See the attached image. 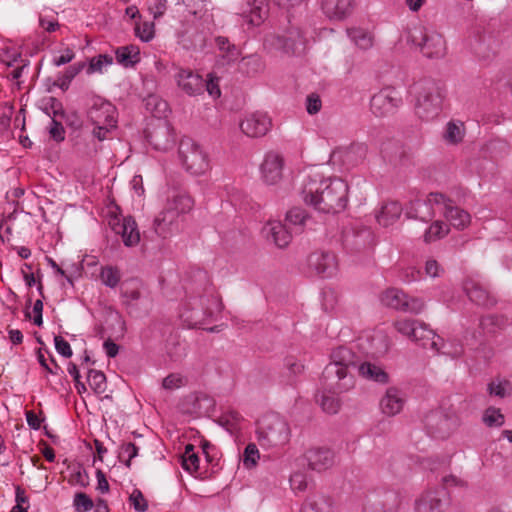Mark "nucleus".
Listing matches in <instances>:
<instances>
[{
    "instance_id": "23",
    "label": "nucleus",
    "mask_w": 512,
    "mask_h": 512,
    "mask_svg": "<svg viewBox=\"0 0 512 512\" xmlns=\"http://www.w3.org/2000/svg\"><path fill=\"white\" fill-rule=\"evenodd\" d=\"M406 403L404 393L395 387H389L380 401V409L387 416L399 414Z\"/></svg>"
},
{
    "instance_id": "47",
    "label": "nucleus",
    "mask_w": 512,
    "mask_h": 512,
    "mask_svg": "<svg viewBox=\"0 0 512 512\" xmlns=\"http://www.w3.org/2000/svg\"><path fill=\"white\" fill-rule=\"evenodd\" d=\"M488 389L491 395L498 397H506L512 393V385L507 380L497 379L488 385Z\"/></svg>"
},
{
    "instance_id": "27",
    "label": "nucleus",
    "mask_w": 512,
    "mask_h": 512,
    "mask_svg": "<svg viewBox=\"0 0 512 512\" xmlns=\"http://www.w3.org/2000/svg\"><path fill=\"white\" fill-rule=\"evenodd\" d=\"M322 9L329 19L343 20L352 11V0H324Z\"/></svg>"
},
{
    "instance_id": "41",
    "label": "nucleus",
    "mask_w": 512,
    "mask_h": 512,
    "mask_svg": "<svg viewBox=\"0 0 512 512\" xmlns=\"http://www.w3.org/2000/svg\"><path fill=\"white\" fill-rule=\"evenodd\" d=\"M449 232L447 224L442 221L433 222L424 234V241L427 243L443 238Z\"/></svg>"
},
{
    "instance_id": "43",
    "label": "nucleus",
    "mask_w": 512,
    "mask_h": 512,
    "mask_svg": "<svg viewBox=\"0 0 512 512\" xmlns=\"http://www.w3.org/2000/svg\"><path fill=\"white\" fill-rule=\"evenodd\" d=\"M244 22L250 26H259L266 18V10L260 6H253L249 12L243 11L242 13Z\"/></svg>"
},
{
    "instance_id": "3",
    "label": "nucleus",
    "mask_w": 512,
    "mask_h": 512,
    "mask_svg": "<svg viewBox=\"0 0 512 512\" xmlns=\"http://www.w3.org/2000/svg\"><path fill=\"white\" fill-rule=\"evenodd\" d=\"M395 329L403 336L408 337L412 341L418 342L424 348H430L439 353L447 354L452 358H457L463 353L460 344L455 345L452 349H447L444 340L436 335V333L428 327L427 324L414 319H400L394 323Z\"/></svg>"
},
{
    "instance_id": "17",
    "label": "nucleus",
    "mask_w": 512,
    "mask_h": 512,
    "mask_svg": "<svg viewBox=\"0 0 512 512\" xmlns=\"http://www.w3.org/2000/svg\"><path fill=\"white\" fill-rule=\"evenodd\" d=\"M112 230L121 235L125 246L132 247L139 243L140 233L135 220L131 217H113L109 221Z\"/></svg>"
},
{
    "instance_id": "35",
    "label": "nucleus",
    "mask_w": 512,
    "mask_h": 512,
    "mask_svg": "<svg viewBox=\"0 0 512 512\" xmlns=\"http://www.w3.org/2000/svg\"><path fill=\"white\" fill-rule=\"evenodd\" d=\"M113 57L108 54H100L95 57H92L89 60L88 66L86 68V74L92 75L95 73H103L104 70L113 64Z\"/></svg>"
},
{
    "instance_id": "34",
    "label": "nucleus",
    "mask_w": 512,
    "mask_h": 512,
    "mask_svg": "<svg viewBox=\"0 0 512 512\" xmlns=\"http://www.w3.org/2000/svg\"><path fill=\"white\" fill-rule=\"evenodd\" d=\"M199 457L194 451V446L188 444L185 447L184 454L182 455V467L191 475H198L199 472Z\"/></svg>"
},
{
    "instance_id": "15",
    "label": "nucleus",
    "mask_w": 512,
    "mask_h": 512,
    "mask_svg": "<svg viewBox=\"0 0 512 512\" xmlns=\"http://www.w3.org/2000/svg\"><path fill=\"white\" fill-rule=\"evenodd\" d=\"M88 117L93 125L117 126V109L109 101L96 98L88 111Z\"/></svg>"
},
{
    "instance_id": "44",
    "label": "nucleus",
    "mask_w": 512,
    "mask_h": 512,
    "mask_svg": "<svg viewBox=\"0 0 512 512\" xmlns=\"http://www.w3.org/2000/svg\"><path fill=\"white\" fill-rule=\"evenodd\" d=\"M135 35L142 42H150L155 36V25L153 22L144 21L135 23Z\"/></svg>"
},
{
    "instance_id": "25",
    "label": "nucleus",
    "mask_w": 512,
    "mask_h": 512,
    "mask_svg": "<svg viewBox=\"0 0 512 512\" xmlns=\"http://www.w3.org/2000/svg\"><path fill=\"white\" fill-rule=\"evenodd\" d=\"M440 214L456 229H464L471 221L470 214L467 211L452 205V202L446 198L445 207L441 208Z\"/></svg>"
},
{
    "instance_id": "19",
    "label": "nucleus",
    "mask_w": 512,
    "mask_h": 512,
    "mask_svg": "<svg viewBox=\"0 0 512 512\" xmlns=\"http://www.w3.org/2000/svg\"><path fill=\"white\" fill-rule=\"evenodd\" d=\"M283 158L275 152H268L265 155L260 167L261 177L268 185L277 184L283 176Z\"/></svg>"
},
{
    "instance_id": "9",
    "label": "nucleus",
    "mask_w": 512,
    "mask_h": 512,
    "mask_svg": "<svg viewBox=\"0 0 512 512\" xmlns=\"http://www.w3.org/2000/svg\"><path fill=\"white\" fill-rule=\"evenodd\" d=\"M445 207V196L441 193H430L427 199H416L411 201L406 208V215L409 218L419 219L423 222L432 220L441 213Z\"/></svg>"
},
{
    "instance_id": "1",
    "label": "nucleus",
    "mask_w": 512,
    "mask_h": 512,
    "mask_svg": "<svg viewBox=\"0 0 512 512\" xmlns=\"http://www.w3.org/2000/svg\"><path fill=\"white\" fill-rule=\"evenodd\" d=\"M303 200L323 213H339L348 202V185L340 178L308 176L302 188Z\"/></svg>"
},
{
    "instance_id": "7",
    "label": "nucleus",
    "mask_w": 512,
    "mask_h": 512,
    "mask_svg": "<svg viewBox=\"0 0 512 512\" xmlns=\"http://www.w3.org/2000/svg\"><path fill=\"white\" fill-rule=\"evenodd\" d=\"M178 155L183 168L191 175H202L210 167L207 152L191 138L181 139Z\"/></svg>"
},
{
    "instance_id": "14",
    "label": "nucleus",
    "mask_w": 512,
    "mask_h": 512,
    "mask_svg": "<svg viewBox=\"0 0 512 512\" xmlns=\"http://www.w3.org/2000/svg\"><path fill=\"white\" fill-rule=\"evenodd\" d=\"M307 264L311 271L323 278L332 277L338 271L336 256L330 252L316 251L311 253Z\"/></svg>"
},
{
    "instance_id": "30",
    "label": "nucleus",
    "mask_w": 512,
    "mask_h": 512,
    "mask_svg": "<svg viewBox=\"0 0 512 512\" xmlns=\"http://www.w3.org/2000/svg\"><path fill=\"white\" fill-rule=\"evenodd\" d=\"M465 136V126L462 121L451 120L446 124L443 139L446 143L457 145L461 143Z\"/></svg>"
},
{
    "instance_id": "45",
    "label": "nucleus",
    "mask_w": 512,
    "mask_h": 512,
    "mask_svg": "<svg viewBox=\"0 0 512 512\" xmlns=\"http://www.w3.org/2000/svg\"><path fill=\"white\" fill-rule=\"evenodd\" d=\"M188 15L201 19L208 11L205 0H182Z\"/></svg>"
},
{
    "instance_id": "20",
    "label": "nucleus",
    "mask_w": 512,
    "mask_h": 512,
    "mask_svg": "<svg viewBox=\"0 0 512 512\" xmlns=\"http://www.w3.org/2000/svg\"><path fill=\"white\" fill-rule=\"evenodd\" d=\"M447 493L444 489L427 491L415 502L416 512H443Z\"/></svg>"
},
{
    "instance_id": "59",
    "label": "nucleus",
    "mask_w": 512,
    "mask_h": 512,
    "mask_svg": "<svg viewBox=\"0 0 512 512\" xmlns=\"http://www.w3.org/2000/svg\"><path fill=\"white\" fill-rule=\"evenodd\" d=\"M49 134L56 142H61L65 139V129L63 125L54 119H51Z\"/></svg>"
},
{
    "instance_id": "53",
    "label": "nucleus",
    "mask_w": 512,
    "mask_h": 512,
    "mask_svg": "<svg viewBox=\"0 0 512 512\" xmlns=\"http://www.w3.org/2000/svg\"><path fill=\"white\" fill-rule=\"evenodd\" d=\"M129 502L137 512H145L148 509V502L139 489H134L129 496Z\"/></svg>"
},
{
    "instance_id": "22",
    "label": "nucleus",
    "mask_w": 512,
    "mask_h": 512,
    "mask_svg": "<svg viewBox=\"0 0 512 512\" xmlns=\"http://www.w3.org/2000/svg\"><path fill=\"white\" fill-rule=\"evenodd\" d=\"M305 457L309 467L318 472L331 468L335 463V455L328 448H311L305 453Z\"/></svg>"
},
{
    "instance_id": "4",
    "label": "nucleus",
    "mask_w": 512,
    "mask_h": 512,
    "mask_svg": "<svg viewBox=\"0 0 512 512\" xmlns=\"http://www.w3.org/2000/svg\"><path fill=\"white\" fill-rule=\"evenodd\" d=\"M356 355L347 347H338L331 354V361L325 367L323 376L326 382H337V389L346 392L353 388L354 379L348 374V368L357 363Z\"/></svg>"
},
{
    "instance_id": "42",
    "label": "nucleus",
    "mask_w": 512,
    "mask_h": 512,
    "mask_svg": "<svg viewBox=\"0 0 512 512\" xmlns=\"http://www.w3.org/2000/svg\"><path fill=\"white\" fill-rule=\"evenodd\" d=\"M302 512H334L332 505L323 497L308 499L302 506Z\"/></svg>"
},
{
    "instance_id": "36",
    "label": "nucleus",
    "mask_w": 512,
    "mask_h": 512,
    "mask_svg": "<svg viewBox=\"0 0 512 512\" xmlns=\"http://www.w3.org/2000/svg\"><path fill=\"white\" fill-rule=\"evenodd\" d=\"M215 44L221 52V56L228 62L234 61L238 58L239 51L237 47L229 41L228 38L224 36H218L215 38Z\"/></svg>"
},
{
    "instance_id": "61",
    "label": "nucleus",
    "mask_w": 512,
    "mask_h": 512,
    "mask_svg": "<svg viewBox=\"0 0 512 512\" xmlns=\"http://www.w3.org/2000/svg\"><path fill=\"white\" fill-rule=\"evenodd\" d=\"M205 90L208 94L214 98L220 97L221 91L219 88V79L213 74H209L207 80H205Z\"/></svg>"
},
{
    "instance_id": "32",
    "label": "nucleus",
    "mask_w": 512,
    "mask_h": 512,
    "mask_svg": "<svg viewBox=\"0 0 512 512\" xmlns=\"http://www.w3.org/2000/svg\"><path fill=\"white\" fill-rule=\"evenodd\" d=\"M286 221L295 233L302 231V227L310 221V217L301 208H292L286 214Z\"/></svg>"
},
{
    "instance_id": "26",
    "label": "nucleus",
    "mask_w": 512,
    "mask_h": 512,
    "mask_svg": "<svg viewBox=\"0 0 512 512\" xmlns=\"http://www.w3.org/2000/svg\"><path fill=\"white\" fill-rule=\"evenodd\" d=\"M328 388L317 395V401L324 412L328 414H336L340 408V399L338 395L341 393L337 389V382H327Z\"/></svg>"
},
{
    "instance_id": "37",
    "label": "nucleus",
    "mask_w": 512,
    "mask_h": 512,
    "mask_svg": "<svg viewBox=\"0 0 512 512\" xmlns=\"http://www.w3.org/2000/svg\"><path fill=\"white\" fill-rule=\"evenodd\" d=\"M85 67L84 63H77L69 66L62 73H60L57 77V85L62 90H67L71 81L82 71Z\"/></svg>"
},
{
    "instance_id": "31",
    "label": "nucleus",
    "mask_w": 512,
    "mask_h": 512,
    "mask_svg": "<svg viewBox=\"0 0 512 512\" xmlns=\"http://www.w3.org/2000/svg\"><path fill=\"white\" fill-rule=\"evenodd\" d=\"M358 371L359 374L367 380H372L378 383L388 382L387 373L376 364L363 362L359 365Z\"/></svg>"
},
{
    "instance_id": "63",
    "label": "nucleus",
    "mask_w": 512,
    "mask_h": 512,
    "mask_svg": "<svg viewBox=\"0 0 512 512\" xmlns=\"http://www.w3.org/2000/svg\"><path fill=\"white\" fill-rule=\"evenodd\" d=\"M93 129V135L95 138H97L99 141H103L108 138V134L116 128V126H109V125H94Z\"/></svg>"
},
{
    "instance_id": "10",
    "label": "nucleus",
    "mask_w": 512,
    "mask_h": 512,
    "mask_svg": "<svg viewBox=\"0 0 512 512\" xmlns=\"http://www.w3.org/2000/svg\"><path fill=\"white\" fill-rule=\"evenodd\" d=\"M381 301L385 306L413 314L420 313L424 308V302L421 299L409 298L402 290L396 288L386 290Z\"/></svg>"
},
{
    "instance_id": "39",
    "label": "nucleus",
    "mask_w": 512,
    "mask_h": 512,
    "mask_svg": "<svg viewBox=\"0 0 512 512\" xmlns=\"http://www.w3.org/2000/svg\"><path fill=\"white\" fill-rule=\"evenodd\" d=\"M348 36L361 49L366 50L372 47V36L365 30L360 28H352L347 30Z\"/></svg>"
},
{
    "instance_id": "57",
    "label": "nucleus",
    "mask_w": 512,
    "mask_h": 512,
    "mask_svg": "<svg viewBox=\"0 0 512 512\" xmlns=\"http://www.w3.org/2000/svg\"><path fill=\"white\" fill-rule=\"evenodd\" d=\"M75 58L73 49L67 47L59 55H55L52 59V64L59 67L70 63Z\"/></svg>"
},
{
    "instance_id": "64",
    "label": "nucleus",
    "mask_w": 512,
    "mask_h": 512,
    "mask_svg": "<svg viewBox=\"0 0 512 512\" xmlns=\"http://www.w3.org/2000/svg\"><path fill=\"white\" fill-rule=\"evenodd\" d=\"M96 479H97L96 489L102 494L108 493L110 486L106 479L105 473L101 469H97Z\"/></svg>"
},
{
    "instance_id": "6",
    "label": "nucleus",
    "mask_w": 512,
    "mask_h": 512,
    "mask_svg": "<svg viewBox=\"0 0 512 512\" xmlns=\"http://www.w3.org/2000/svg\"><path fill=\"white\" fill-rule=\"evenodd\" d=\"M256 434L259 444L265 449L283 447L291 437L288 423L276 413L266 414L258 421Z\"/></svg>"
},
{
    "instance_id": "56",
    "label": "nucleus",
    "mask_w": 512,
    "mask_h": 512,
    "mask_svg": "<svg viewBox=\"0 0 512 512\" xmlns=\"http://www.w3.org/2000/svg\"><path fill=\"white\" fill-rule=\"evenodd\" d=\"M185 383L184 378L177 373L169 374L163 379L162 386L167 390H174L182 387Z\"/></svg>"
},
{
    "instance_id": "49",
    "label": "nucleus",
    "mask_w": 512,
    "mask_h": 512,
    "mask_svg": "<svg viewBox=\"0 0 512 512\" xmlns=\"http://www.w3.org/2000/svg\"><path fill=\"white\" fill-rule=\"evenodd\" d=\"M73 507L76 512H88L94 507V503L86 493L77 492L73 498Z\"/></svg>"
},
{
    "instance_id": "62",
    "label": "nucleus",
    "mask_w": 512,
    "mask_h": 512,
    "mask_svg": "<svg viewBox=\"0 0 512 512\" xmlns=\"http://www.w3.org/2000/svg\"><path fill=\"white\" fill-rule=\"evenodd\" d=\"M443 268L434 259H429L425 264V272L428 276L435 278L439 277L443 273Z\"/></svg>"
},
{
    "instance_id": "29",
    "label": "nucleus",
    "mask_w": 512,
    "mask_h": 512,
    "mask_svg": "<svg viewBox=\"0 0 512 512\" xmlns=\"http://www.w3.org/2000/svg\"><path fill=\"white\" fill-rule=\"evenodd\" d=\"M117 62L124 67H133L140 62V49L136 45L118 47L115 51Z\"/></svg>"
},
{
    "instance_id": "13",
    "label": "nucleus",
    "mask_w": 512,
    "mask_h": 512,
    "mask_svg": "<svg viewBox=\"0 0 512 512\" xmlns=\"http://www.w3.org/2000/svg\"><path fill=\"white\" fill-rule=\"evenodd\" d=\"M146 138L157 151H168L174 146L175 138L167 122L158 120L146 131Z\"/></svg>"
},
{
    "instance_id": "54",
    "label": "nucleus",
    "mask_w": 512,
    "mask_h": 512,
    "mask_svg": "<svg viewBox=\"0 0 512 512\" xmlns=\"http://www.w3.org/2000/svg\"><path fill=\"white\" fill-rule=\"evenodd\" d=\"M290 486L295 492H303L308 487V481L305 474L295 472L290 476Z\"/></svg>"
},
{
    "instance_id": "5",
    "label": "nucleus",
    "mask_w": 512,
    "mask_h": 512,
    "mask_svg": "<svg viewBox=\"0 0 512 512\" xmlns=\"http://www.w3.org/2000/svg\"><path fill=\"white\" fill-rule=\"evenodd\" d=\"M412 91L416 97L415 110L421 119L429 121L440 114L445 92L437 83L431 80L420 81L413 86Z\"/></svg>"
},
{
    "instance_id": "28",
    "label": "nucleus",
    "mask_w": 512,
    "mask_h": 512,
    "mask_svg": "<svg viewBox=\"0 0 512 512\" xmlns=\"http://www.w3.org/2000/svg\"><path fill=\"white\" fill-rule=\"evenodd\" d=\"M402 207L398 202H388L384 204L376 214L377 222L384 226L392 225L401 215Z\"/></svg>"
},
{
    "instance_id": "51",
    "label": "nucleus",
    "mask_w": 512,
    "mask_h": 512,
    "mask_svg": "<svg viewBox=\"0 0 512 512\" xmlns=\"http://www.w3.org/2000/svg\"><path fill=\"white\" fill-rule=\"evenodd\" d=\"M448 424V419L441 413H432L427 417V427L432 435H435Z\"/></svg>"
},
{
    "instance_id": "40",
    "label": "nucleus",
    "mask_w": 512,
    "mask_h": 512,
    "mask_svg": "<svg viewBox=\"0 0 512 512\" xmlns=\"http://www.w3.org/2000/svg\"><path fill=\"white\" fill-rule=\"evenodd\" d=\"M88 384L94 393L100 395L107 389L106 376L102 371L90 370L87 376Z\"/></svg>"
},
{
    "instance_id": "18",
    "label": "nucleus",
    "mask_w": 512,
    "mask_h": 512,
    "mask_svg": "<svg viewBox=\"0 0 512 512\" xmlns=\"http://www.w3.org/2000/svg\"><path fill=\"white\" fill-rule=\"evenodd\" d=\"M271 125V119L266 113L254 112L247 115L240 123V129L246 136L257 138L266 135Z\"/></svg>"
},
{
    "instance_id": "58",
    "label": "nucleus",
    "mask_w": 512,
    "mask_h": 512,
    "mask_svg": "<svg viewBox=\"0 0 512 512\" xmlns=\"http://www.w3.org/2000/svg\"><path fill=\"white\" fill-rule=\"evenodd\" d=\"M54 344L56 351L65 358H70L73 354L70 344L62 337L55 336Z\"/></svg>"
},
{
    "instance_id": "60",
    "label": "nucleus",
    "mask_w": 512,
    "mask_h": 512,
    "mask_svg": "<svg viewBox=\"0 0 512 512\" xmlns=\"http://www.w3.org/2000/svg\"><path fill=\"white\" fill-rule=\"evenodd\" d=\"M167 7V0H153L148 9L154 19H159L165 14Z\"/></svg>"
},
{
    "instance_id": "2",
    "label": "nucleus",
    "mask_w": 512,
    "mask_h": 512,
    "mask_svg": "<svg viewBox=\"0 0 512 512\" xmlns=\"http://www.w3.org/2000/svg\"><path fill=\"white\" fill-rule=\"evenodd\" d=\"M192 198L184 191L171 188L167 190L164 206L154 220L155 231L166 238L178 231V219L193 208Z\"/></svg>"
},
{
    "instance_id": "21",
    "label": "nucleus",
    "mask_w": 512,
    "mask_h": 512,
    "mask_svg": "<svg viewBox=\"0 0 512 512\" xmlns=\"http://www.w3.org/2000/svg\"><path fill=\"white\" fill-rule=\"evenodd\" d=\"M463 288L469 299L477 305L489 307L495 304V299L480 281L468 278L465 280Z\"/></svg>"
},
{
    "instance_id": "55",
    "label": "nucleus",
    "mask_w": 512,
    "mask_h": 512,
    "mask_svg": "<svg viewBox=\"0 0 512 512\" xmlns=\"http://www.w3.org/2000/svg\"><path fill=\"white\" fill-rule=\"evenodd\" d=\"M306 111L310 115L317 114L322 108V101L320 96L316 93H311L306 97Z\"/></svg>"
},
{
    "instance_id": "50",
    "label": "nucleus",
    "mask_w": 512,
    "mask_h": 512,
    "mask_svg": "<svg viewBox=\"0 0 512 512\" xmlns=\"http://www.w3.org/2000/svg\"><path fill=\"white\" fill-rule=\"evenodd\" d=\"M484 423L489 427H499L504 423V416L499 409L490 407L483 415Z\"/></svg>"
},
{
    "instance_id": "16",
    "label": "nucleus",
    "mask_w": 512,
    "mask_h": 512,
    "mask_svg": "<svg viewBox=\"0 0 512 512\" xmlns=\"http://www.w3.org/2000/svg\"><path fill=\"white\" fill-rule=\"evenodd\" d=\"M177 86L189 96H197L205 90V80L191 69L178 68L174 75Z\"/></svg>"
},
{
    "instance_id": "12",
    "label": "nucleus",
    "mask_w": 512,
    "mask_h": 512,
    "mask_svg": "<svg viewBox=\"0 0 512 512\" xmlns=\"http://www.w3.org/2000/svg\"><path fill=\"white\" fill-rule=\"evenodd\" d=\"M421 40L418 42L422 54L427 58H443L447 53L446 40L435 30L423 28L420 30Z\"/></svg>"
},
{
    "instance_id": "52",
    "label": "nucleus",
    "mask_w": 512,
    "mask_h": 512,
    "mask_svg": "<svg viewBox=\"0 0 512 512\" xmlns=\"http://www.w3.org/2000/svg\"><path fill=\"white\" fill-rule=\"evenodd\" d=\"M138 447L132 443H124L120 447L119 457L124 461L127 467L131 466V460L138 455Z\"/></svg>"
},
{
    "instance_id": "48",
    "label": "nucleus",
    "mask_w": 512,
    "mask_h": 512,
    "mask_svg": "<svg viewBox=\"0 0 512 512\" xmlns=\"http://www.w3.org/2000/svg\"><path fill=\"white\" fill-rule=\"evenodd\" d=\"M221 423L226 427L228 431L231 433L237 431L240 428V422L242 421V416L237 411H228L221 416Z\"/></svg>"
},
{
    "instance_id": "8",
    "label": "nucleus",
    "mask_w": 512,
    "mask_h": 512,
    "mask_svg": "<svg viewBox=\"0 0 512 512\" xmlns=\"http://www.w3.org/2000/svg\"><path fill=\"white\" fill-rule=\"evenodd\" d=\"M208 304L215 305L217 308L220 306L215 298H192L184 304L180 317L189 327H200L213 316V311Z\"/></svg>"
},
{
    "instance_id": "38",
    "label": "nucleus",
    "mask_w": 512,
    "mask_h": 512,
    "mask_svg": "<svg viewBox=\"0 0 512 512\" xmlns=\"http://www.w3.org/2000/svg\"><path fill=\"white\" fill-rule=\"evenodd\" d=\"M37 360L41 367H43L49 374L58 375L61 371V368L55 361L54 357L51 356L49 351L46 349H38Z\"/></svg>"
},
{
    "instance_id": "24",
    "label": "nucleus",
    "mask_w": 512,
    "mask_h": 512,
    "mask_svg": "<svg viewBox=\"0 0 512 512\" xmlns=\"http://www.w3.org/2000/svg\"><path fill=\"white\" fill-rule=\"evenodd\" d=\"M267 240L272 241L277 247L284 248L291 241V232L280 221H269L262 229Z\"/></svg>"
},
{
    "instance_id": "11",
    "label": "nucleus",
    "mask_w": 512,
    "mask_h": 512,
    "mask_svg": "<svg viewBox=\"0 0 512 512\" xmlns=\"http://www.w3.org/2000/svg\"><path fill=\"white\" fill-rule=\"evenodd\" d=\"M402 97L393 88H384L370 101V109L375 116L384 117L393 114L401 105Z\"/></svg>"
},
{
    "instance_id": "33",
    "label": "nucleus",
    "mask_w": 512,
    "mask_h": 512,
    "mask_svg": "<svg viewBox=\"0 0 512 512\" xmlns=\"http://www.w3.org/2000/svg\"><path fill=\"white\" fill-rule=\"evenodd\" d=\"M121 276V271L116 266L106 265L100 268L99 279L106 287L116 288L120 283Z\"/></svg>"
},
{
    "instance_id": "46",
    "label": "nucleus",
    "mask_w": 512,
    "mask_h": 512,
    "mask_svg": "<svg viewBox=\"0 0 512 512\" xmlns=\"http://www.w3.org/2000/svg\"><path fill=\"white\" fill-rule=\"evenodd\" d=\"M260 458V453L257 446L254 443L248 444L243 453L242 461L243 465L247 469L254 468Z\"/></svg>"
}]
</instances>
